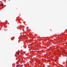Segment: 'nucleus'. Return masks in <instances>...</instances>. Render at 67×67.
Instances as JSON below:
<instances>
[{
  "label": "nucleus",
  "mask_w": 67,
  "mask_h": 67,
  "mask_svg": "<svg viewBox=\"0 0 67 67\" xmlns=\"http://www.w3.org/2000/svg\"><path fill=\"white\" fill-rule=\"evenodd\" d=\"M17 55H19V53L18 52V53H17Z\"/></svg>",
  "instance_id": "obj_1"
},
{
  "label": "nucleus",
  "mask_w": 67,
  "mask_h": 67,
  "mask_svg": "<svg viewBox=\"0 0 67 67\" xmlns=\"http://www.w3.org/2000/svg\"><path fill=\"white\" fill-rule=\"evenodd\" d=\"M16 67H19V66L18 65H17L16 66Z\"/></svg>",
  "instance_id": "obj_2"
},
{
  "label": "nucleus",
  "mask_w": 67,
  "mask_h": 67,
  "mask_svg": "<svg viewBox=\"0 0 67 67\" xmlns=\"http://www.w3.org/2000/svg\"><path fill=\"white\" fill-rule=\"evenodd\" d=\"M1 5H2V6H3V4H2Z\"/></svg>",
  "instance_id": "obj_3"
}]
</instances>
